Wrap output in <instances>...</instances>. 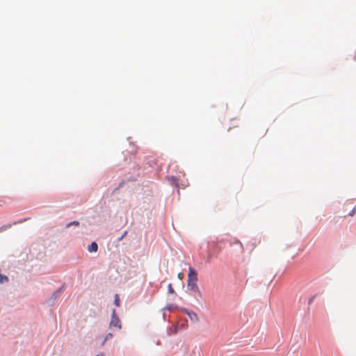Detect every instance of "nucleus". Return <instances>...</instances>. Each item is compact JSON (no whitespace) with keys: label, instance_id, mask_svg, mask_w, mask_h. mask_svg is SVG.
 Wrapping results in <instances>:
<instances>
[{"label":"nucleus","instance_id":"obj_10","mask_svg":"<svg viewBox=\"0 0 356 356\" xmlns=\"http://www.w3.org/2000/svg\"><path fill=\"white\" fill-rule=\"evenodd\" d=\"M355 213H356V206L349 212L348 215L350 216H353Z\"/></svg>","mask_w":356,"mask_h":356},{"label":"nucleus","instance_id":"obj_5","mask_svg":"<svg viewBox=\"0 0 356 356\" xmlns=\"http://www.w3.org/2000/svg\"><path fill=\"white\" fill-rule=\"evenodd\" d=\"M97 250H98V245L96 242L91 243L88 247V250L90 252H95L97 251Z\"/></svg>","mask_w":356,"mask_h":356},{"label":"nucleus","instance_id":"obj_6","mask_svg":"<svg viewBox=\"0 0 356 356\" xmlns=\"http://www.w3.org/2000/svg\"><path fill=\"white\" fill-rule=\"evenodd\" d=\"M168 291L169 293L173 294L175 293V290L173 289L172 284H168Z\"/></svg>","mask_w":356,"mask_h":356},{"label":"nucleus","instance_id":"obj_13","mask_svg":"<svg viewBox=\"0 0 356 356\" xmlns=\"http://www.w3.org/2000/svg\"><path fill=\"white\" fill-rule=\"evenodd\" d=\"M314 298H315V296H312V298H309V300L308 301L309 305L312 303V302L314 301Z\"/></svg>","mask_w":356,"mask_h":356},{"label":"nucleus","instance_id":"obj_14","mask_svg":"<svg viewBox=\"0 0 356 356\" xmlns=\"http://www.w3.org/2000/svg\"><path fill=\"white\" fill-rule=\"evenodd\" d=\"M172 305H168L165 308V309L170 311L172 309Z\"/></svg>","mask_w":356,"mask_h":356},{"label":"nucleus","instance_id":"obj_12","mask_svg":"<svg viewBox=\"0 0 356 356\" xmlns=\"http://www.w3.org/2000/svg\"><path fill=\"white\" fill-rule=\"evenodd\" d=\"M177 277H178V278L179 280H181L184 279V274L182 273H179L178 275H177Z\"/></svg>","mask_w":356,"mask_h":356},{"label":"nucleus","instance_id":"obj_4","mask_svg":"<svg viewBox=\"0 0 356 356\" xmlns=\"http://www.w3.org/2000/svg\"><path fill=\"white\" fill-rule=\"evenodd\" d=\"M184 312L192 321H194V322L198 321V320H199L198 316L195 312H189L186 309L184 310Z\"/></svg>","mask_w":356,"mask_h":356},{"label":"nucleus","instance_id":"obj_11","mask_svg":"<svg viewBox=\"0 0 356 356\" xmlns=\"http://www.w3.org/2000/svg\"><path fill=\"white\" fill-rule=\"evenodd\" d=\"M113 336V334L111 333H108L106 336V338L104 340L103 343H102V345L104 343V342L106 341V340H107L108 338H111Z\"/></svg>","mask_w":356,"mask_h":356},{"label":"nucleus","instance_id":"obj_9","mask_svg":"<svg viewBox=\"0 0 356 356\" xmlns=\"http://www.w3.org/2000/svg\"><path fill=\"white\" fill-rule=\"evenodd\" d=\"M79 225V222L78 221H72V222H69L67 225V227H70L71 225H75V226H78Z\"/></svg>","mask_w":356,"mask_h":356},{"label":"nucleus","instance_id":"obj_15","mask_svg":"<svg viewBox=\"0 0 356 356\" xmlns=\"http://www.w3.org/2000/svg\"><path fill=\"white\" fill-rule=\"evenodd\" d=\"M97 356H103L102 355H97Z\"/></svg>","mask_w":356,"mask_h":356},{"label":"nucleus","instance_id":"obj_1","mask_svg":"<svg viewBox=\"0 0 356 356\" xmlns=\"http://www.w3.org/2000/svg\"><path fill=\"white\" fill-rule=\"evenodd\" d=\"M197 282V273L193 268L190 267L188 269L187 289L193 293L197 294L199 297H202V293Z\"/></svg>","mask_w":356,"mask_h":356},{"label":"nucleus","instance_id":"obj_2","mask_svg":"<svg viewBox=\"0 0 356 356\" xmlns=\"http://www.w3.org/2000/svg\"><path fill=\"white\" fill-rule=\"evenodd\" d=\"M109 325H110V327H115L119 330L121 329V323H120L119 318L117 316L115 309L113 310L111 320Z\"/></svg>","mask_w":356,"mask_h":356},{"label":"nucleus","instance_id":"obj_8","mask_svg":"<svg viewBox=\"0 0 356 356\" xmlns=\"http://www.w3.org/2000/svg\"><path fill=\"white\" fill-rule=\"evenodd\" d=\"M8 277L0 275V282L1 283L8 282Z\"/></svg>","mask_w":356,"mask_h":356},{"label":"nucleus","instance_id":"obj_7","mask_svg":"<svg viewBox=\"0 0 356 356\" xmlns=\"http://www.w3.org/2000/svg\"><path fill=\"white\" fill-rule=\"evenodd\" d=\"M114 303L115 305L117 306V307H119L120 306V298H119V296L118 294H116L115 296V300H114Z\"/></svg>","mask_w":356,"mask_h":356},{"label":"nucleus","instance_id":"obj_3","mask_svg":"<svg viewBox=\"0 0 356 356\" xmlns=\"http://www.w3.org/2000/svg\"><path fill=\"white\" fill-rule=\"evenodd\" d=\"M229 245L234 246L236 251L238 252L239 253H243V252H244V248H243L242 243L237 239H234L232 241H230Z\"/></svg>","mask_w":356,"mask_h":356}]
</instances>
